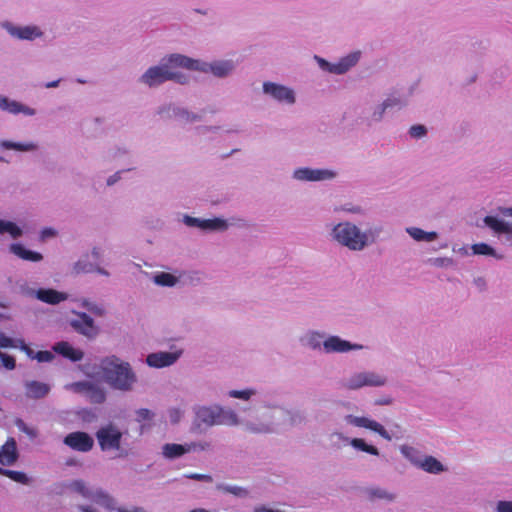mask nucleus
<instances>
[{
    "label": "nucleus",
    "instance_id": "obj_1",
    "mask_svg": "<svg viewBox=\"0 0 512 512\" xmlns=\"http://www.w3.org/2000/svg\"><path fill=\"white\" fill-rule=\"evenodd\" d=\"M100 368L105 381L114 389L128 391L136 381V376L130 364L121 361L116 356L102 359Z\"/></svg>",
    "mask_w": 512,
    "mask_h": 512
},
{
    "label": "nucleus",
    "instance_id": "obj_2",
    "mask_svg": "<svg viewBox=\"0 0 512 512\" xmlns=\"http://www.w3.org/2000/svg\"><path fill=\"white\" fill-rule=\"evenodd\" d=\"M195 419L194 425L201 428L202 425L210 427L224 423L237 424L238 418L233 411H225L220 407L199 406L194 409Z\"/></svg>",
    "mask_w": 512,
    "mask_h": 512
},
{
    "label": "nucleus",
    "instance_id": "obj_3",
    "mask_svg": "<svg viewBox=\"0 0 512 512\" xmlns=\"http://www.w3.org/2000/svg\"><path fill=\"white\" fill-rule=\"evenodd\" d=\"M333 236L340 244L351 250H362L367 244V235L349 222L336 225Z\"/></svg>",
    "mask_w": 512,
    "mask_h": 512
},
{
    "label": "nucleus",
    "instance_id": "obj_4",
    "mask_svg": "<svg viewBox=\"0 0 512 512\" xmlns=\"http://www.w3.org/2000/svg\"><path fill=\"white\" fill-rule=\"evenodd\" d=\"M67 488L91 502L101 505L109 510L114 509L115 500L100 488H92L81 479L73 480L67 484Z\"/></svg>",
    "mask_w": 512,
    "mask_h": 512
},
{
    "label": "nucleus",
    "instance_id": "obj_5",
    "mask_svg": "<svg viewBox=\"0 0 512 512\" xmlns=\"http://www.w3.org/2000/svg\"><path fill=\"white\" fill-rule=\"evenodd\" d=\"M168 80H174L180 84L187 82L184 74L169 70V67L165 64L150 67L141 77V81L150 87L157 86Z\"/></svg>",
    "mask_w": 512,
    "mask_h": 512
},
{
    "label": "nucleus",
    "instance_id": "obj_6",
    "mask_svg": "<svg viewBox=\"0 0 512 512\" xmlns=\"http://www.w3.org/2000/svg\"><path fill=\"white\" fill-rule=\"evenodd\" d=\"M95 436L102 451L119 450L121 447L123 434L112 423L99 428Z\"/></svg>",
    "mask_w": 512,
    "mask_h": 512
},
{
    "label": "nucleus",
    "instance_id": "obj_7",
    "mask_svg": "<svg viewBox=\"0 0 512 512\" xmlns=\"http://www.w3.org/2000/svg\"><path fill=\"white\" fill-rule=\"evenodd\" d=\"M75 318L70 320L71 327L79 334L87 338H95L99 329L94 320L84 312H74Z\"/></svg>",
    "mask_w": 512,
    "mask_h": 512
},
{
    "label": "nucleus",
    "instance_id": "obj_8",
    "mask_svg": "<svg viewBox=\"0 0 512 512\" xmlns=\"http://www.w3.org/2000/svg\"><path fill=\"white\" fill-rule=\"evenodd\" d=\"M69 387L74 392L83 394L91 403L94 404H101L106 399L104 390L91 382H75L70 384Z\"/></svg>",
    "mask_w": 512,
    "mask_h": 512
},
{
    "label": "nucleus",
    "instance_id": "obj_9",
    "mask_svg": "<svg viewBox=\"0 0 512 512\" xmlns=\"http://www.w3.org/2000/svg\"><path fill=\"white\" fill-rule=\"evenodd\" d=\"M64 444L78 452H89L94 446L93 438L86 432L76 431L67 434L63 440Z\"/></svg>",
    "mask_w": 512,
    "mask_h": 512
},
{
    "label": "nucleus",
    "instance_id": "obj_10",
    "mask_svg": "<svg viewBox=\"0 0 512 512\" xmlns=\"http://www.w3.org/2000/svg\"><path fill=\"white\" fill-rule=\"evenodd\" d=\"M385 384V379L371 372L358 373L352 376L346 386L349 389H358L363 386H382Z\"/></svg>",
    "mask_w": 512,
    "mask_h": 512
},
{
    "label": "nucleus",
    "instance_id": "obj_11",
    "mask_svg": "<svg viewBox=\"0 0 512 512\" xmlns=\"http://www.w3.org/2000/svg\"><path fill=\"white\" fill-rule=\"evenodd\" d=\"M165 65H167L169 67V70L172 71H174V68L177 67H182L188 70L195 71H206V63H202L198 60L189 58L181 54H171L168 57L167 63H165Z\"/></svg>",
    "mask_w": 512,
    "mask_h": 512
},
{
    "label": "nucleus",
    "instance_id": "obj_12",
    "mask_svg": "<svg viewBox=\"0 0 512 512\" xmlns=\"http://www.w3.org/2000/svg\"><path fill=\"white\" fill-rule=\"evenodd\" d=\"M346 420H347L348 423H350V424H352L354 426L363 427V428L372 430V431L378 433L384 439H386L388 441L391 440V436L389 435V433L377 421L371 420V419H369L367 417H356V416H353V415H348L346 417Z\"/></svg>",
    "mask_w": 512,
    "mask_h": 512
},
{
    "label": "nucleus",
    "instance_id": "obj_13",
    "mask_svg": "<svg viewBox=\"0 0 512 512\" xmlns=\"http://www.w3.org/2000/svg\"><path fill=\"white\" fill-rule=\"evenodd\" d=\"M263 90L265 93L270 94L274 99L278 101H284L292 104L295 102V96L292 89H289L283 85H278L271 82H265L263 84Z\"/></svg>",
    "mask_w": 512,
    "mask_h": 512
},
{
    "label": "nucleus",
    "instance_id": "obj_14",
    "mask_svg": "<svg viewBox=\"0 0 512 512\" xmlns=\"http://www.w3.org/2000/svg\"><path fill=\"white\" fill-rule=\"evenodd\" d=\"M180 357V352H158L147 356L146 362L150 367L163 368L172 365Z\"/></svg>",
    "mask_w": 512,
    "mask_h": 512
},
{
    "label": "nucleus",
    "instance_id": "obj_15",
    "mask_svg": "<svg viewBox=\"0 0 512 512\" xmlns=\"http://www.w3.org/2000/svg\"><path fill=\"white\" fill-rule=\"evenodd\" d=\"M19 458L17 443L14 438L10 437L0 447V464L2 466L13 465Z\"/></svg>",
    "mask_w": 512,
    "mask_h": 512
},
{
    "label": "nucleus",
    "instance_id": "obj_16",
    "mask_svg": "<svg viewBox=\"0 0 512 512\" xmlns=\"http://www.w3.org/2000/svg\"><path fill=\"white\" fill-rule=\"evenodd\" d=\"M335 176L334 172L325 169L301 168L294 172V177L298 180L319 181L331 179Z\"/></svg>",
    "mask_w": 512,
    "mask_h": 512
},
{
    "label": "nucleus",
    "instance_id": "obj_17",
    "mask_svg": "<svg viewBox=\"0 0 512 512\" xmlns=\"http://www.w3.org/2000/svg\"><path fill=\"white\" fill-rule=\"evenodd\" d=\"M197 444L196 442L187 443L184 445L168 443L163 446V455L169 459L178 458L185 453L196 450Z\"/></svg>",
    "mask_w": 512,
    "mask_h": 512
},
{
    "label": "nucleus",
    "instance_id": "obj_18",
    "mask_svg": "<svg viewBox=\"0 0 512 512\" xmlns=\"http://www.w3.org/2000/svg\"><path fill=\"white\" fill-rule=\"evenodd\" d=\"M50 391V386L39 381L25 382V394L27 398L40 399L44 398Z\"/></svg>",
    "mask_w": 512,
    "mask_h": 512
},
{
    "label": "nucleus",
    "instance_id": "obj_19",
    "mask_svg": "<svg viewBox=\"0 0 512 512\" xmlns=\"http://www.w3.org/2000/svg\"><path fill=\"white\" fill-rule=\"evenodd\" d=\"M323 346L326 352H347L351 349L361 347L358 345H352L350 342L342 340L337 336L329 337L324 341Z\"/></svg>",
    "mask_w": 512,
    "mask_h": 512
},
{
    "label": "nucleus",
    "instance_id": "obj_20",
    "mask_svg": "<svg viewBox=\"0 0 512 512\" xmlns=\"http://www.w3.org/2000/svg\"><path fill=\"white\" fill-rule=\"evenodd\" d=\"M35 295L38 300L52 305L59 304L67 299V295L65 293L54 289L40 288L35 292Z\"/></svg>",
    "mask_w": 512,
    "mask_h": 512
},
{
    "label": "nucleus",
    "instance_id": "obj_21",
    "mask_svg": "<svg viewBox=\"0 0 512 512\" xmlns=\"http://www.w3.org/2000/svg\"><path fill=\"white\" fill-rule=\"evenodd\" d=\"M53 349L63 357L68 358L74 362L82 360L84 356V353L81 350L73 348L68 342L65 341L58 342L55 344Z\"/></svg>",
    "mask_w": 512,
    "mask_h": 512
},
{
    "label": "nucleus",
    "instance_id": "obj_22",
    "mask_svg": "<svg viewBox=\"0 0 512 512\" xmlns=\"http://www.w3.org/2000/svg\"><path fill=\"white\" fill-rule=\"evenodd\" d=\"M10 251L19 258L30 262H39L43 259L42 254L39 252L28 250L18 243L11 244Z\"/></svg>",
    "mask_w": 512,
    "mask_h": 512
},
{
    "label": "nucleus",
    "instance_id": "obj_23",
    "mask_svg": "<svg viewBox=\"0 0 512 512\" xmlns=\"http://www.w3.org/2000/svg\"><path fill=\"white\" fill-rule=\"evenodd\" d=\"M359 60V53L350 54L342 58L338 63L332 64L329 71L335 74H343L354 66Z\"/></svg>",
    "mask_w": 512,
    "mask_h": 512
},
{
    "label": "nucleus",
    "instance_id": "obj_24",
    "mask_svg": "<svg viewBox=\"0 0 512 512\" xmlns=\"http://www.w3.org/2000/svg\"><path fill=\"white\" fill-rule=\"evenodd\" d=\"M0 107L3 110H6L13 114H18V113H24L26 115H34L35 114L34 109L24 106V105L20 104L19 102L11 101L7 98H2L0 100Z\"/></svg>",
    "mask_w": 512,
    "mask_h": 512
},
{
    "label": "nucleus",
    "instance_id": "obj_25",
    "mask_svg": "<svg viewBox=\"0 0 512 512\" xmlns=\"http://www.w3.org/2000/svg\"><path fill=\"white\" fill-rule=\"evenodd\" d=\"M233 70L231 61H219L213 64L206 63V71H211L215 76L224 77Z\"/></svg>",
    "mask_w": 512,
    "mask_h": 512
},
{
    "label": "nucleus",
    "instance_id": "obj_26",
    "mask_svg": "<svg viewBox=\"0 0 512 512\" xmlns=\"http://www.w3.org/2000/svg\"><path fill=\"white\" fill-rule=\"evenodd\" d=\"M10 33L13 36H16L20 39L32 40L41 35V32L37 27H13L10 30Z\"/></svg>",
    "mask_w": 512,
    "mask_h": 512
},
{
    "label": "nucleus",
    "instance_id": "obj_27",
    "mask_svg": "<svg viewBox=\"0 0 512 512\" xmlns=\"http://www.w3.org/2000/svg\"><path fill=\"white\" fill-rule=\"evenodd\" d=\"M484 223L497 233H510L512 231L510 224L494 216H486L484 218Z\"/></svg>",
    "mask_w": 512,
    "mask_h": 512
},
{
    "label": "nucleus",
    "instance_id": "obj_28",
    "mask_svg": "<svg viewBox=\"0 0 512 512\" xmlns=\"http://www.w3.org/2000/svg\"><path fill=\"white\" fill-rule=\"evenodd\" d=\"M407 232L416 241L431 242L437 238L436 232H425L424 230L416 227L407 228Z\"/></svg>",
    "mask_w": 512,
    "mask_h": 512
},
{
    "label": "nucleus",
    "instance_id": "obj_29",
    "mask_svg": "<svg viewBox=\"0 0 512 512\" xmlns=\"http://www.w3.org/2000/svg\"><path fill=\"white\" fill-rule=\"evenodd\" d=\"M421 468L429 473L437 474L444 470L443 465L434 457L427 456L420 464Z\"/></svg>",
    "mask_w": 512,
    "mask_h": 512
},
{
    "label": "nucleus",
    "instance_id": "obj_30",
    "mask_svg": "<svg viewBox=\"0 0 512 512\" xmlns=\"http://www.w3.org/2000/svg\"><path fill=\"white\" fill-rule=\"evenodd\" d=\"M0 475L6 476L12 481L24 485L28 484L30 481L29 477L24 472L9 470L2 467H0Z\"/></svg>",
    "mask_w": 512,
    "mask_h": 512
},
{
    "label": "nucleus",
    "instance_id": "obj_31",
    "mask_svg": "<svg viewBox=\"0 0 512 512\" xmlns=\"http://www.w3.org/2000/svg\"><path fill=\"white\" fill-rule=\"evenodd\" d=\"M351 445L356 448V449H359L363 452H366V453H369L371 455H379V451L376 447L372 446V445H368L363 439L361 438H354L351 440Z\"/></svg>",
    "mask_w": 512,
    "mask_h": 512
},
{
    "label": "nucleus",
    "instance_id": "obj_32",
    "mask_svg": "<svg viewBox=\"0 0 512 512\" xmlns=\"http://www.w3.org/2000/svg\"><path fill=\"white\" fill-rule=\"evenodd\" d=\"M154 282L160 286L171 287L176 284L177 278L167 272H161L154 277Z\"/></svg>",
    "mask_w": 512,
    "mask_h": 512
},
{
    "label": "nucleus",
    "instance_id": "obj_33",
    "mask_svg": "<svg viewBox=\"0 0 512 512\" xmlns=\"http://www.w3.org/2000/svg\"><path fill=\"white\" fill-rule=\"evenodd\" d=\"M1 146L5 149H13L17 151H30L35 149V145L32 143L22 144V143H16L12 141H3L1 143Z\"/></svg>",
    "mask_w": 512,
    "mask_h": 512
},
{
    "label": "nucleus",
    "instance_id": "obj_34",
    "mask_svg": "<svg viewBox=\"0 0 512 512\" xmlns=\"http://www.w3.org/2000/svg\"><path fill=\"white\" fill-rule=\"evenodd\" d=\"M202 223H203V229L224 230L227 228L226 222L219 218L203 220Z\"/></svg>",
    "mask_w": 512,
    "mask_h": 512
},
{
    "label": "nucleus",
    "instance_id": "obj_35",
    "mask_svg": "<svg viewBox=\"0 0 512 512\" xmlns=\"http://www.w3.org/2000/svg\"><path fill=\"white\" fill-rule=\"evenodd\" d=\"M474 254L495 256L494 249L486 243H477L472 246Z\"/></svg>",
    "mask_w": 512,
    "mask_h": 512
},
{
    "label": "nucleus",
    "instance_id": "obj_36",
    "mask_svg": "<svg viewBox=\"0 0 512 512\" xmlns=\"http://www.w3.org/2000/svg\"><path fill=\"white\" fill-rule=\"evenodd\" d=\"M218 489H220V490H222V491H224L226 493L233 494V495L238 496V497H245V496L248 495V491L245 488H242V487H239V486L219 485Z\"/></svg>",
    "mask_w": 512,
    "mask_h": 512
},
{
    "label": "nucleus",
    "instance_id": "obj_37",
    "mask_svg": "<svg viewBox=\"0 0 512 512\" xmlns=\"http://www.w3.org/2000/svg\"><path fill=\"white\" fill-rule=\"evenodd\" d=\"M15 425L20 431L34 438L37 436V431L34 428L28 427L22 419H16Z\"/></svg>",
    "mask_w": 512,
    "mask_h": 512
},
{
    "label": "nucleus",
    "instance_id": "obj_38",
    "mask_svg": "<svg viewBox=\"0 0 512 512\" xmlns=\"http://www.w3.org/2000/svg\"><path fill=\"white\" fill-rule=\"evenodd\" d=\"M0 358L2 361L3 366L8 370H13L16 366V361L14 357L0 352Z\"/></svg>",
    "mask_w": 512,
    "mask_h": 512
},
{
    "label": "nucleus",
    "instance_id": "obj_39",
    "mask_svg": "<svg viewBox=\"0 0 512 512\" xmlns=\"http://www.w3.org/2000/svg\"><path fill=\"white\" fill-rule=\"evenodd\" d=\"M136 420L138 422L148 421L151 420L153 417V413L146 408H141L136 411Z\"/></svg>",
    "mask_w": 512,
    "mask_h": 512
},
{
    "label": "nucleus",
    "instance_id": "obj_40",
    "mask_svg": "<svg viewBox=\"0 0 512 512\" xmlns=\"http://www.w3.org/2000/svg\"><path fill=\"white\" fill-rule=\"evenodd\" d=\"M83 305L85 308H87L88 311L96 316H103L105 314V309L97 304H92L85 301Z\"/></svg>",
    "mask_w": 512,
    "mask_h": 512
},
{
    "label": "nucleus",
    "instance_id": "obj_41",
    "mask_svg": "<svg viewBox=\"0 0 512 512\" xmlns=\"http://www.w3.org/2000/svg\"><path fill=\"white\" fill-rule=\"evenodd\" d=\"M252 394H253V391H251V390H231L229 392V396H231L233 398L243 399V400H248Z\"/></svg>",
    "mask_w": 512,
    "mask_h": 512
},
{
    "label": "nucleus",
    "instance_id": "obj_42",
    "mask_svg": "<svg viewBox=\"0 0 512 512\" xmlns=\"http://www.w3.org/2000/svg\"><path fill=\"white\" fill-rule=\"evenodd\" d=\"M409 133L414 138H420L426 134V128L423 125H413Z\"/></svg>",
    "mask_w": 512,
    "mask_h": 512
},
{
    "label": "nucleus",
    "instance_id": "obj_43",
    "mask_svg": "<svg viewBox=\"0 0 512 512\" xmlns=\"http://www.w3.org/2000/svg\"><path fill=\"white\" fill-rule=\"evenodd\" d=\"M5 232H8L13 238H17L22 234L21 229L12 222H7Z\"/></svg>",
    "mask_w": 512,
    "mask_h": 512
},
{
    "label": "nucleus",
    "instance_id": "obj_44",
    "mask_svg": "<svg viewBox=\"0 0 512 512\" xmlns=\"http://www.w3.org/2000/svg\"><path fill=\"white\" fill-rule=\"evenodd\" d=\"M54 358V355L50 351H39L35 354V359L39 362H50Z\"/></svg>",
    "mask_w": 512,
    "mask_h": 512
},
{
    "label": "nucleus",
    "instance_id": "obj_45",
    "mask_svg": "<svg viewBox=\"0 0 512 512\" xmlns=\"http://www.w3.org/2000/svg\"><path fill=\"white\" fill-rule=\"evenodd\" d=\"M17 344L13 339L6 336L4 333H0V348L16 347Z\"/></svg>",
    "mask_w": 512,
    "mask_h": 512
},
{
    "label": "nucleus",
    "instance_id": "obj_46",
    "mask_svg": "<svg viewBox=\"0 0 512 512\" xmlns=\"http://www.w3.org/2000/svg\"><path fill=\"white\" fill-rule=\"evenodd\" d=\"M169 418L171 423L176 424L180 421L182 417V411L179 408H171L169 411Z\"/></svg>",
    "mask_w": 512,
    "mask_h": 512
},
{
    "label": "nucleus",
    "instance_id": "obj_47",
    "mask_svg": "<svg viewBox=\"0 0 512 512\" xmlns=\"http://www.w3.org/2000/svg\"><path fill=\"white\" fill-rule=\"evenodd\" d=\"M497 512H512V501H499L496 507Z\"/></svg>",
    "mask_w": 512,
    "mask_h": 512
},
{
    "label": "nucleus",
    "instance_id": "obj_48",
    "mask_svg": "<svg viewBox=\"0 0 512 512\" xmlns=\"http://www.w3.org/2000/svg\"><path fill=\"white\" fill-rule=\"evenodd\" d=\"M400 104V101L398 99H387L383 102L382 104V107H381V110L379 112V116H378V119H380L382 117V114L384 113V111L388 108V107H392L394 105H398Z\"/></svg>",
    "mask_w": 512,
    "mask_h": 512
},
{
    "label": "nucleus",
    "instance_id": "obj_49",
    "mask_svg": "<svg viewBox=\"0 0 512 512\" xmlns=\"http://www.w3.org/2000/svg\"><path fill=\"white\" fill-rule=\"evenodd\" d=\"M16 347L24 351L30 358L35 359L34 351L23 340H18Z\"/></svg>",
    "mask_w": 512,
    "mask_h": 512
},
{
    "label": "nucleus",
    "instance_id": "obj_50",
    "mask_svg": "<svg viewBox=\"0 0 512 512\" xmlns=\"http://www.w3.org/2000/svg\"><path fill=\"white\" fill-rule=\"evenodd\" d=\"M370 496L371 497H377V498H386V499H389V500L393 499L392 495L388 494L386 491L381 490V489H373V490H371L370 491Z\"/></svg>",
    "mask_w": 512,
    "mask_h": 512
},
{
    "label": "nucleus",
    "instance_id": "obj_51",
    "mask_svg": "<svg viewBox=\"0 0 512 512\" xmlns=\"http://www.w3.org/2000/svg\"><path fill=\"white\" fill-rule=\"evenodd\" d=\"M189 479L197 480V481H205V482H212V477L207 474H198V473H191L187 475Z\"/></svg>",
    "mask_w": 512,
    "mask_h": 512
},
{
    "label": "nucleus",
    "instance_id": "obj_52",
    "mask_svg": "<svg viewBox=\"0 0 512 512\" xmlns=\"http://www.w3.org/2000/svg\"><path fill=\"white\" fill-rule=\"evenodd\" d=\"M203 220H200L198 218H194V217H190V216H186L185 217V223L189 226H197V227H200L201 229H203Z\"/></svg>",
    "mask_w": 512,
    "mask_h": 512
},
{
    "label": "nucleus",
    "instance_id": "obj_53",
    "mask_svg": "<svg viewBox=\"0 0 512 512\" xmlns=\"http://www.w3.org/2000/svg\"><path fill=\"white\" fill-rule=\"evenodd\" d=\"M117 511L118 512H145L144 509L140 508V507H133L131 509L118 508Z\"/></svg>",
    "mask_w": 512,
    "mask_h": 512
},
{
    "label": "nucleus",
    "instance_id": "obj_54",
    "mask_svg": "<svg viewBox=\"0 0 512 512\" xmlns=\"http://www.w3.org/2000/svg\"><path fill=\"white\" fill-rule=\"evenodd\" d=\"M197 444V447H196V450L199 449V450H207L209 449L210 447V444L208 442H203V443H196Z\"/></svg>",
    "mask_w": 512,
    "mask_h": 512
},
{
    "label": "nucleus",
    "instance_id": "obj_55",
    "mask_svg": "<svg viewBox=\"0 0 512 512\" xmlns=\"http://www.w3.org/2000/svg\"><path fill=\"white\" fill-rule=\"evenodd\" d=\"M500 213H502L505 216H511L512 217V208H499Z\"/></svg>",
    "mask_w": 512,
    "mask_h": 512
},
{
    "label": "nucleus",
    "instance_id": "obj_56",
    "mask_svg": "<svg viewBox=\"0 0 512 512\" xmlns=\"http://www.w3.org/2000/svg\"><path fill=\"white\" fill-rule=\"evenodd\" d=\"M75 269L77 272H90L91 269H86L85 267L81 266V262L76 263Z\"/></svg>",
    "mask_w": 512,
    "mask_h": 512
},
{
    "label": "nucleus",
    "instance_id": "obj_57",
    "mask_svg": "<svg viewBox=\"0 0 512 512\" xmlns=\"http://www.w3.org/2000/svg\"><path fill=\"white\" fill-rule=\"evenodd\" d=\"M79 509L82 511V512H96L95 509H93L92 507L90 506H80Z\"/></svg>",
    "mask_w": 512,
    "mask_h": 512
},
{
    "label": "nucleus",
    "instance_id": "obj_58",
    "mask_svg": "<svg viewBox=\"0 0 512 512\" xmlns=\"http://www.w3.org/2000/svg\"><path fill=\"white\" fill-rule=\"evenodd\" d=\"M8 221H3L0 219V233H5L6 224Z\"/></svg>",
    "mask_w": 512,
    "mask_h": 512
},
{
    "label": "nucleus",
    "instance_id": "obj_59",
    "mask_svg": "<svg viewBox=\"0 0 512 512\" xmlns=\"http://www.w3.org/2000/svg\"><path fill=\"white\" fill-rule=\"evenodd\" d=\"M118 178H116V175L110 177L108 180H107V184L108 185H112L114 184L116 181H117Z\"/></svg>",
    "mask_w": 512,
    "mask_h": 512
},
{
    "label": "nucleus",
    "instance_id": "obj_60",
    "mask_svg": "<svg viewBox=\"0 0 512 512\" xmlns=\"http://www.w3.org/2000/svg\"><path fill=\"white\" fill-rule=\"evenodd\" d=\"M58 83H59V81H53V82L47 83L46 87L47 88L56 87L58 85Z\"/></svg>",
    "mask_w": 512,
    "mask_h": 512
},
{
    "label": "nucleus",
    "instance_id": "obj_61",
    "mask_svg": "<svg viewBox=\"0 0 512 512\" xmlns=\"http://www.w3.org/2000/svg\"><path fill=\"white\" fill-rule=\"evenodd\" d=\"M97 272L100 273V274L108 276V272L106 270L102 269V268H97Z\"/></svg>",
    "mask_w": 512,
    "mask_h": 512
},
{
    "label": "nucleus",
    "instance_id": "obj_62",
    "mask_svg": "<svg viewBox=\"0 0 512 512\" xmlns=\"http://www.w3.org/2000/svg\"><path fill=\"white\" fill-rule=\"evenodd\" d=\"M190 512H209V511H207L205 509H202V508H199V509H194V510H192Z\"/></svg>",
    "mask_w": 512,
    "mask_h": 512
},
{
    "label": "nucleus",
    "instance_id": "obj_63",
    "mask_svg": "<svg viewBox=\"0 0 512 512\" xmlns=\"http://www.w3.org/2000/svg\"><path fill=\"white\" fill-rule=\"evenodd\" d=\"M43 234H44V235H53L54 233H53V231H52V230H45V231L43 232Z\"/></svg>",
    "mask_w": 512,
    "mask_h": 512
},
{
    "label": "nucleus",
    "instance_id": "obj_64",
    "mask_svg": "<svg viewBox=\"0 0 512 512\" xmlns=\"http://www.w3.org/2000/svg\"><path fill=\"white\" fill-rule=\"evenodd\" d=\"M92 253H93V255H95L96 257H98V256H99V252L97 251V249H96V248H94V249H93Z\"/></svg>",
    "mask_w": 512,
    "mask_h": 512
}]
</instances>
